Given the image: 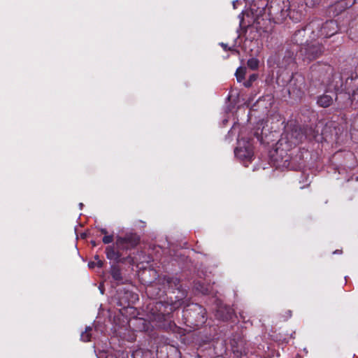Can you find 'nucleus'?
I'll use <instances>...</instances> for the list:
<instances>
[{
	"instance_id": "obj_1",
	"label": "nucleus",
	"mask_w": 358,
	"mask_h": 358,
	"mask_svg": "<svg viewBox=\"0 0 358 358\" xmlns=\"http://www.w3.org/2000/svg\"><path fill=\"white\" fill-rule=\"evenodd\" d=\"M180 279L176 276L165 275L163 278L162 284L171 289H177L178 295L176 296V300L168 302L157 301L150 308V322L140 319L139 323L143 325L144 331H151V327H156L166 331H174L176 324L172 320V313L185 303L187 296L186 291L182 289Z\"/></svg>"
},
{
	"instance_id": "obj_2",
	"label": "nucleus",
	"mask_w": 358,
	"mask_h": 358,
	"mask_svg": "<svg viewBox=\"0 0 358 358\" xmlns=\"http://www.w3.org/2000/svg\"><path fill=\"white\" fill-rule=\"evenodd\" d=\"M251 13L255 17V22L257 29H262L264 32H271L273 29L271 21L275 24L281 23L289 17L294 22L300 20V15L294 16V11L290 8L289 2L287 0H262L257 2L255 0L250 8Z\"/></svg>"
},
{
	"instance_id": "obj_3",
	"label": "nucleus",
	"mask_w": 358,
	"mask_h": 358,
	"mask_svg": "<svg viewBox=\"0 0 358 358\" xmlns=\"http://www.w3.org/2000/svg\"><path fill=\"white\" fill-rule=\"evenodd\" d=\"M307 29L310 31L311 38H329L338 32V28L335 20H327L322 22L320 20H315L307 24Z\"/></svg>"
},
{
	"instance_id": "obj_4",
	"label": "nucleus",
	"mask_w": 358,
	"mask_h": 358,
	"mask_svg": "<svg viewBox=\"0 0 358 358\" xmlns=\"http://www.w3.org/2000/svg\"><path fill=\"white\" fill-rule=\"evenodd\" d=\"M334 80L336 83L334 85L336 92L347 94L351 103H355L358 106V79L348 78L343 84L342 78L340 76H335Z\"/></svg>"
},
{
	"instance_id": "obj_5",
	"label": "nucleus",
	"mask_w": 358,
	"mask_h": 358,
	"mask_svg": "<svg viewBox=\"0 0 358 358\" xmlns=\"http://www.w3.org/2000/svg\"><path fill=\"white\" fill-rule=\"evenodd\" d=\"M324 51L322 45L319 43L311 38V35L309 39H306L305 44L301 46L299 51V56L302 58L303 61H311L320 57Z\"/></svg>"
},
{
	"instance_id": "obj_6",
	"label": "nucleus",
	"mask_w": 358,
	"mask_h": 358,
	"mask_svg": "<svg viewBox=\"0 0 358 358\" xmlns=\"http://www.w3.org/2000/svg\"><path fill=\"white\" fill-rule=\"evenodd\" d=\"M235 156L248 166L254 157L253 146L250 141L238 140V146L234 150Z\"/></svg>"
},
{
	"instance_id": "obj_7",
	"label": "nucleus",
	"mask_w": 358,
	"mask_h": 358,
	"mask_svg": "<svg viewBox=\"0 0 358 358\" xmlns=\"http://www.w3.org/2000/svg\"><path fill=\"white\" fill-rule=\"evenodd\" d=\"M286 140L290 146L301 143L306 138V132L303 128L294 124L290 127L289 130L286 132Z\"/></svg>"
},
{
	"instance_id": "obj_8",
	"label": "nucleus",
	"mask_w": 358,
	"mask_h": 358,
	"mask_svg": "<svg viewBox=\"0 0 358 358\" xmlns=\"http://www.w3.org/2000/svg\"><path fill=\"white\" fill-rule=\"evenodd\" d=\"M231 348L234 355L237 358L247 353L246 341L240 336H234L231 340Z\"/></svg>"
},
{
	"instance_id": "obj_9",
	"label": "nucleus",
	"mask_w": 358,
	"mask_h": 358,
	"mask_svg": "<svg viewBox=\"0 0 358 358\" xmlns=\"http://www.w3.org/2000/svg\"><path fill=\"white\" fill-rule=\"evenodd\" d=\"M139 240V236L136 234H129L123 238H118L117 243L120 245H126L125 248L130 249L136 246Z\"/></svg>"
},
{
	"instance_id": "obj_10",
	"label": "nucleus",
	"mask_w": 358,
	"mask_h": 358,
	"mask_svg": "<svg viewBox=\"0 0 358 358\" xmlns=\"http://www.w3.org/2000/svg\"><path fill=\"white\" fill-rule=\"evenodd\" d=\"M106 255L107 259L110 261H113L115 263H124L127 258L122 257V255L120 252L115 250L113 246H108L106 248Z\"/></svg>"
},
{
	"instance_id": "obj_11",
	"label": "nucleus",
	"mask_w": 358,
	"mask_h": 358,
	"mask_svg": "<svg viewBox=\"0 0 358 358\" xmlns=\"http://www.w3.org/2000/svg\"><path fill=\"white\" fill-rule=\"evenodd\" d=\"M110 274L112 276L113 280L115 281L117 285L124 283V278L122 273V271L118 265L115 264H112L110 265Z\"/></svg>"
},
{
	"instance_id": "obj_12",
	"label": "nucleus",
	"mask_w": 358,
	"mask_h": 358,
	"mask_svg": "<svg viewBox=\"0 0 358 358\" xmlns=\"http://www.w3.org/2000/svg\"><path fill=\"white\" fill-rule=\"evenodd\" d=\"M306 31L310 33V31L307 29V25L304 28L296 30L292 38L293 43L303 46L306 42L304 37Z\"/></svg>"
},
{
	"instance_id": "obj_13",
	"label": "nucleus",
	"mask_w": 358,
	"mask_h": 358,
	"mask_svg": "<svg viewBox=\"0 0 358 358\" xmlns=\"http://www.w3.org/2000/svg\"><path fill=\"white\" fill-rule=\"evenodd\" d=\"M216 316L222 320H227L231 317V309L227 306L217 304Z\"/></svg>"
},
{
	"instance_id": "obj_14",
	"label": "nucleus",
	"mask_w": 358,
	"mask_h": 358,
	"mask_svg": "<svg viewBox=\"0 0 358 358\" xmlns=\"http://www.w3.org/2000/svg\"><path fill=\"white\" fill-rule=\"evenodd\" d=\"M295 50H287L282 60V66L287 67L294 63Z\"/></svg>"
},
{
	"instance_id": "obj_15",
	"label": "nucleus",
	"mask_w": 358,
	"mask_h": 358,
	"mask_svg": "<svg viewBox=\"0 0 358 358\" xmlns=\"http://www.w3.org/2000/svg\"><path fill=\"white\" fill-rule=\"evenodd\" d=\"M190 310L198 313L199 316L201 317L198 321L199 322L204 323L206 322V309L203 308L201 306L199 305L198 303H193Z\"/></svg>"
},
{
	"instance_id": "obj_16",
	"label": "nucleus",
	"mask_w": 358,
	"mask_h": 358,
	"mask_svg": "<svg viewBox=\"0 0 358 358\" xmlns=\"http://www.w3.org/2000/svg\"><path fill=\"white\" fill-rule=\"evenodd\" d=\"M333 103V98L332 96L327 95V94H323L322 96H320L317 98V103L322 108H327L331 105Z\"/></svg>"
},
{
	"instance_id": "obj_17",
	"label": "nucleus",
	"mask_w": 358,
	"mask_h": 358,
	"mask_svg": "<svg viewBox=\"0 0 358 358\" xmlns=\"http://www.w3.org/2000/svg\"><path fill=\"white\" fill-rule=\"evenodd\" d=\"M296 83H298V85L296 86V90L298 92H301L302 91L303 88L304 87L303 78L301 76H296L295 77H293L290 80V83H289L290 87L292 85H296Z\"/></svg>"
},
{
	"instance_id": "obj_18",
	"label": "nucleus",
	"mask_w": 358,
	"mask_h": 358,
	"mask_svg": "<svg viewBox=\"0 0 358 358\" xmlns=\"http://www.w3.org/2000/svg\"><path fill=\"white\" fill-rule=\"evenodd\" d=\"M129 296H131L133 300L138 299V296L136 294H134L131 292H124V298H120V306H126V303H129Z\"/></svg>"
},
{
	"instance_id": "obj_19",
	"label": "nucleus",
	"mask_w": 358,
	"mask_h": 358,
	"mask_svg": "<svg viewBox=\"0 0 358 358\" xmlns=\"http://www.w3.org/2000/svg\"><path fill=\"white\" fill-rule=\"evenodd\" d=\"M92 331V327H86L85 331L82 332L80 334V339L84 342H87L90 341L92 337L91 331Z\"/></svg>"
},
{
	"instance_id": "obj_20",
	"label": "nucleus",
	"mask_w": 358,
	"mask_h": 358,
	"mask_svg": "<svg viewBox=\"0 0 358 358\" xmlns=\"http://www.w3.org/2000/svg\"><path fill=\"white\" fill-rule=\"evenodd\" d=\"M245 73H246L245 67L240 66L236 69L235 76H236V80L238 83H241L243 80V79L245 78Z\"/></svg>"
},
{
	"instance_id": "obj_21",
	"label": "nucleus",
	"mask_w": 358,
	"mask_h": 358,
	"mask_svg": "<svg viewBox=\"0 0 358 358\" xmlns=\"http://www.w3.org/2000/svg\"><path fill=\"white\" fill-rule=\"evenodd\" d=\"M194 287L197 291L203 294H208L210 293V288L200 282H196L194 285Z\"/></svg>"
},
{
	"instance_id": "obj_22",
	"label": "nucleus",
	"mask_w": 358,
	"mask_h": 358,
	"mask_svg": "<svg viewBox=\"0 0 358 358\" xmlns=\"http://www.w3.org/2000/svg\"><path fill=\"white\" fill-rule=\"evenodd\" d=\"M259 61L257 58H250L248 60V66L252 70H256L259 67Z\"/></svg>"
},
{
	"instance_id": "obj_23",
	"label": "nucleus",
	"mask_w": 358,
	"mask_h": 358,
	"mask_svg": "<svg viewBox=\"0 0 358 358\" xmlns=\"http://www.w3.org/2000/svg\"><path fill=\"white\" fill-rule=\"evenodd\" d=\"M257 75L252 74L250 76L249 78L243 83V85L245 87H250L252 86V83L257 80Z\"/></svg>"
},
{
	"instance_id": "obj_24",
	"label": "nucleus",
	"mask_w": 358,
	"mask_h": 358,
	"mask_svg": "<svg viewBox=\"0 0 358 358\" xmlns=\"http://www.w3.org/2000/svg\"><path fill=\"white\" fill-rule=\"evenodd\" d=\"M113 241V235H106L103 238V242L104 244H109Z\"/></svg>"
},
{
	"instance_id": "obj_25",
	"label": "nucleus",
	"mask_w": 358,
	"mask_h": 358,
	"mask_svg": "<svg viewBox=\"0 0 358 358\" xmlns=\"http://www.w3.org/2000/svg\"><path fill=\"white\" fill-rule=\"evenodd\" d=\"M94 258L95 262L96 263V266L99 268H102L103 266V262L99 259V255H95Z\"/></svg>"
},
{
	"instance_id": "obj_26",
	"label": "nucleus",
	"mask_w": 358,
	"mask_h": 358,
	"mask_svg": "<svg viewBox=\"0 0 358 358\" xmlns=\"http://www.w3.org/2000/svg\"><path fill=\"white\" fill-rule=\"evenodd\" d=\"M220 45L223 48V49H224V50H231V51L234 52H237V53L238 52V50H235V49H233V48H228V47H227V44H226V43H220Z\"/></svg>"
},
{
	"instance_id": "obj_27",
	"label": "nucleus",
	"mask_w": 358,
	"mask_h": 358,
	"mask_svg": "<svg viewBox=\"0 0 358 358\" xmlns=\"http://www.w3.org/2000/svg\"><path fill=\"white\" fill-rule=\"evenodd\" d=\"M238 18L240 19L239 27H240V28H241L242 27V23H243V20H244V19H243V12H242L241 13H240L238 15Z\"/></svg>"
},
{
	"instance_id": "obj_28",
	"label": "nucleus",
	"mask_w": 358,
	"mask_h": 358,
	"mask_svg": "<svg viewBox=\"0 0 358 358\" xmlns=\"http://www.w3.org/2000/svg\"><path fill=\"white\" fill-rule=\"evenodd\" d=\"M95 266H96V263L95 262H90L88 263V267L90 268H93Z\"/></svg>"
},
{
	"instance_id": "obj_29",
	"label": "nucleus",
	"mask_w": 358,
	"mask_h": 358,
	"mask_svg": "<svg viewBox=\"0 0 358 358\" xmlns=\"http://www.w3.org/2000/svg\"><path fill=\"white\" fill-rule=\"evenodd\" d=\"M99 230L101 232V234H104L105 236L107 235L108 231H107V230L106 229L100 228Z\"/></svg>"
},
{
	"instance_id": "obj_30",
	"label": "nucleus",
	"mask_w": 358,
	"mask_h": 358,
	"mask_svg": "<svg viewBox=\"0 0 358 358\" xmlns=\"http://www.w3.org/2000/svg\"><path fill=\"white\" fill-rule=\"evenodd\" d=\"M238 1V0H235V1H233L232 2V4H233V7L234 8H236V3Z\"/></svg>"
},
{
	"instance_id": "obj_31",
	"label": "nucleus",
	"mask_w": 358,
	"mask_h": 358,
	"mask_svg": "<svg viewBox=\"0 0 358 358\" xmlns=\"http://www.w3.org/2000/svg\"><path fill=\"white\" fill-rule=\"evenodd\" d=\"M342 252L341 250H335L333 253L334 254H341Z\"/></svg>"
},
{
	"instance_id": "obj_32",
	"label": "nucleus",
	"mask_w": 358,
	"mask_h": 358,
	"mask_svg": "<svg viewBox=\"0 0 358 358\" xmlns=\"http://www.w3.org/2000/svg\"><path fill=\"white\" fill-rule=\"evenodd\" d=\"M91 243H92L93 246H96V242L94 241H92Z\"/></svg>"
},
{
	"instance_id": "obj_33",
	"label": "nucleus",
	"mask_w": 358,
	"mask_h": 358,
	"mask_svg": "<svg viewBox=\"0 0 358 358\" xmlns=\"http://www.w3.org/2000/svg\"><path fill=\"white\" fill-rule=\"evenodd\" d=\"M315 69H316V66H313V67H312V69H313L312 71H315Z\"/></svg>"
},
{
	"instance_id": "obj_34",
	"label": "nucleus",
	"mask_w": 358,
	"mask_h": 358,
	"mask_svg": "<svg viewBox=\"0 0 358 358\" xmlns=\"http://www.w3.org/2000/svg\"><path fill=\"white\" fill-rule=\"evenodd\" d=\"M83 206V204L82 203H80V204H79L80 208H82Z\"/></svg>"
},
{
	"instance_id": "obj_35",
	"label": "nucleus",
	"mask_w": 358,
	"mask_h": 358,
	"mask_svg": "<svg viewBox=\"0 0 358 358\" xmlns=\"http://www.w3.org/2000/svg\"><path fill=\"white\" fill-rule=\"evenodd\" d=\"M99 289H100L101 293L103 294V290L101 287H99Z\"/></svg>"
},
{
	"instance_id": "obj_36",
	"label": "nucleus",
	"mask_w": 358,
	"mask_h": 358,
	"mask_svg": "<svg viewBox=\"0 0 358 358\" xmlns=\"http://www.w3.org/2000/svg\"><path fill=\"white\" fill-rule=\"evenodd\" d=\"M227 120H224L223 121V122H224V123H227Z\"/></svg>"
},
{
	"instance_id": "obj_37",
	"label": "nucleus",
	"mask_w": 358,
	"mask_h": 358,
	"mask_svg": "<svg viewBox=\"0 0 358 358\" xmlns=\"http://www.w3.org/2000/svg\"><path fill=\"white\" fill-rule=\"evenodd\" d=\"M357 41H358V38H357Z\"/></svg>"
}]
</instances>
